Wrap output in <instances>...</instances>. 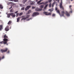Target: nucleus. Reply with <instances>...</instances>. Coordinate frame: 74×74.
I'll return each instance as SVG.
<instances>
[{"instance_id":"11","label":"nucleus","mask_w":74,"mask_h":74,"mask_svg":"<svg viewBox=\"0 0 74 74\" xmlns=\"http://www.w3.org/2000/svg\"><path fill=\"white\" fill-rule=\"evenodd\" d=\"M5 30L6 32L8 31L9 30V28L8 27H6L5 28Z\"/></svg>"},{"instance_id":"21","label":"nucleus","mask_w":74,"mask_h":74,"mask_svg":"<svg viewBox=\"0 0 74 74\" xmlns=\"http://www.w3.org/2000/svg\"><path fill=\"white\" fill-rule=\"evenodd\" d=\"M44 7V5H41L40 6V8H42Z\"/></svg>"},{"instance_id":"17","label":"nucleus","mask_w":74,"mask_h":74,"mask_svg":"<svg viewBox=\"0 0 74 74\" xmlns=\"http://www.w3.org/2000/svg\"><path fill=\"white\" fill-rule=\"evenodd\" d=\"M48 4H47V5H46L44 7V9H45H45H46V8H47V7H48Z\"/></svg>"},{"instance_id":"25","label":"nucleus","mask_w":74,"mask_h":74,"mask_svg":"<svg viewBox=\"0 0 74 74\" xmlns=\"http://www.w3.org/2000/svg\"><path fill=\"white\" fill-rule=\"evenodd\" d=\"M3 37L4 38H8V37L7 36V35H6V34L4 35Z\"/></svg>"},{"instance_id":"7","label":"nucleus","mask_w":74,"mask_h":74,"mask_svg":"<svg viewBox=\"0 0 74 74\" xmlns=\"http://www.w3.org/2000/svg\"><path fill=\"white\" fill-rule=\"evenodd\" d=\"M11 16H12V18H15L16 16V15L14 13H10Z\"/></svg>"},{"instance_id":"24","label":"nucleus","mask_w":74,"mask_h":74,"mask_svg":"<svg viewBox=\"0 0 74 74\" xmlns=\"http://www.w3.org/2000/svg\"><path fill=\"white\" fill-rule=\"evenodd\" d=\"M11 21H9L8 22V25H11Z\"/></svg>"},{"instance_id":"6","label":"nucleus","mask_w":74,"mask_h":74,"mask_svg":"<svg viewBox=\"0 0 74 74\" xmlns=\"http://www.w3.org/2000/svg\"><path fill=\"white\" fill-rule=\"evenodd\" d=\"M43 13L44 14H45L46 15H51L52 14V13L49 12L48 13L45 12H43Z\"/></svg>"},{"instance_id":"57","label":"nucleus","mask_w":74,"mask_h":74,"mask_svg":"<svg viewBox=\"0 0 74 74\" xmlns=\"http://www.w3.org/2000/svg\"><path fill=\"white\" fill-rule=\"evenodd\" d=\"M1 12H0V14H1Z\"/></svg>"},{"instance_id":"56","label":"nucleus","mask_w":74,"mask_h":74,"mask_svg":"<svg viewBox=\"0 0 74 74\" xmlns=\"http://www.w3.org/2000/svg\"><path fill=\"white\" fill-rule=\"evenodd\" d=\"M7 45H8V44L7 43L6 44Z\"/></svg>"},{"instance_id":"8","label":"nucleus","mask_w":74,"mask_h":74,"mask_svg":"<svg viewBox=\"0 0 74 74\" xmlns=\"http://www.w3.org/2000/svg\"><path fill=\"white\" fill-rule=\"evenodd\" d=\"M35 10L36 11H41L42 10V9L38 8H36L35 9Z\"/></svg>"},{"instance_id":"40","label":"nucleus","mask_w":74,"mask_h":74,"mask_svg":"<svg viewBox=\"0 0 74 74\" xmlns=\"http://www.w3.org/2000/svg\"><path fill=\"white\" fill-rule=\"evenodd\" d=\"M18 11H16V12H15V14H17L18 13Z\"/></svg>"},{"instance_id":"52","label":"nucleus","mask_w":74,"mask_h":74,"mask_svg":"<svg viewBox=\"0 0 74 74\" xmlns=\"http://www.w3.org/2000/svg\"><path fill=\"white\" fill-rule=\"evenodd\" d=\"M0 60H1V57H0Z\"/></svg>"},{"instance_id":"28","label":"nucleus","mask_w":74,"mask_h":74,"mask_svg":"<svg viewBox=\"0 0 74 74\" xmlns=\"http://www.w3.org/2000/svg\"><path fill=\"white\" fill-rule=\"evenodd\" d=\"M13 9H12L10 10V12H13Z\"/></svg>"},{"instance_id":"9","label":"nucleus","mask_w":74,"mask_h":74,"mask_svg":"<svg viewBox=\"0 0 74 74\" xmlns=\"http://www.w3.org/2000/svg\"><path fill=\"white\" fill-rule=\"evenodd\" d=\"M65 14L67 16H70V13L67 12V11H66L65 12Z\"/></svg>"},{"instance_id":"29","label":"nucleus","mask_w":74,"mask_h":74,"mask_svg":"<svg viewBox=\"0 0 74 74\" xmlns=\"http://www.w3.org/2000/svg\"><path fill=\"white\" fill-rule=\"evenodd\" d=\"M41 1L40 0L39 1L37 2V4H39V3H41Z\"/></svg>"},{"instance_id":"18","label":"nucleus","mask_w":74,"mask_h":74,"mask_svg":"<svg viewBox=\"0 0 74 74\" xmlns=\"http://www.w3.org/2000/svg\"><path fill=\"white\" fill-rule=\"evenodd\" d=\"M30 7H31V6L30 5H28L26 7V8L28 10H29V9Z\"/></svg>"},{"instance_id":"12","label":"nucleus","mask_w":74,"mask_h":74,"mask_svg":"<svg viewBox=\"0 0 74 74\" xmlns=\"http://www.w3.org/2000/svg\"><path fill=\"white\" fill-rule=\"evenodd\" d=\"M64 11H62L61 12V16H64Z\"/></svg>"},{"instance_id":"50","label":"nucleus","mask_w":74,"mask_h":74,"mask_svg":"<svg viewBox=\"0 0 74 74\" xmlns=\"http://www.w3.org/2000/svg\"><path fill=\"white\" fill-rule=\"evenodd\" d=\"M57 1L58 3H59V0H58Z\"/></svg>"},{"instance_id":"43","label":"nucleus","mask_w":74,"mask_h":74,"mask_svg":"<svg viewBox=\"0 0 74 74\" xmlns=\"http://www.w3.org/2000/svg\"><path fill=\"white\" fill-rule=\"evenodd\" d=\"M20 7H22V4H20Z\"/></svg>"},{"instance_id":"5","label":"nucleus","mask_w":74,"mask_h":74,"mask_svg":"<svg viewBox=\"0 0 74 74\" xmlns=\"http://www.w3.org/2000/svg\"><path fill=\"white\" fill-rule=\"evenodd\" d=\"M39 15V13L37 12H35L33 13L32 15V17H34V16H36V15Z\"/></svg>"},{"instance_id":"10","label":"nucleus","mask_w":74,"mask_h":74,"mask_svg":"<svg viewBox=\"0 0 74 74\" xmlns=\"http://www.w3.org/2000/svg\"><path fill=\"white\" fill-rule=\"evenodd\" d=\"M22 18L21 19V21H22V20H26V17H25V16H23Z\"/></svg>"},{"instance_id":"47","label":"nucleus","mask_w":74,"mask_h":74,"mask_svg":"<svg viewBox=\"0 0 74 74\" xmlns=\"http://www.w3.org/2000/svg\"><path fill=\"white\" fill-rule=\"evenodd\" d=\"M70 13H72V11H70Z\"/></svg>"},{"instance_id":"22","label":"nucleus","mask_w":74,"mask_h":74,"mask_svg":"<svg viewBox=\"0 0 74 74\" xmlns=\"http://www.w3.org/2000/svg\"><path fill=\"white\" fill-rule=\"evenodd\" d=\"M32 11L31 10H29V11L28 12V14H29Z\"/></svg>"},{"instance_id":"53","label":"nucleus","mask_w":74,"mask_h":74,"mask_svg":"<svg viewBox=\"0 0 74 74\" xmlns=\"http://www.w3.org/2000/svg\"><path fill=\"white\" fill-rule=\"evenodd\" d=\"M38 0H36V1H37Z\"/></svg>"},{"instance_id":"32","label":"nucleus","mask_w":74,"mask_h":74,"mask_svg":"<svg viewBox=\"0 0 74 74\" xmlns=\"http://www.w3.org/2000/svg\"><path fill=\"white\" fill-rule=\"evenodd\" d=\"M25 10V7H23L21 9V10Z\"/></svg>"},{"instance_id":"3","label":"nucleus","mask_w":74,"mask_h":74,"mask_svg":"<svg viewBox=\"0 0 74 74\" xmlns=\"http://www.w3.org/2000/svg\"><path fill=\"white\" fill-rule=\"evenodd\" d=\"M56 11L57 12V13H58L59 14V15L61 17H62V15L61 14H60V11H59V9H58V8L56 7L55 9Z\"/></svg>"},{"instance_id":"45","label":"nucleus","mask_w":74,"mask_h":74,"mask_svg":"<svg viewBox=\"0 0 74 74\" xmlns=\"http://www.w3.org/2000/svg\"><path fill=\"white\" fill-rule=\"evenodd\" d=\"M69 8H71V5H69Z\"/></svg>"},{"instance_id":"37","label":"nucleus","mask_w":74,"mask_h":74,"mask_svg":"<svg viewBox=\"0 0 74 74\" xmlns=\"http://www.w3.org/2000/svg\"><path fill=\"white\" fill-rule=\"evenodd\" d=\"M32 19V18H30L27 19V21H29V20H30V19Z\"/></svg>"},{"instance_id":"33","label":"nucleus","mask_w":74,"mask_h":74,"mask_svg":"<svg viewBox=\"0 0 74 74\" xmlns=\"http://www.w3.org/2000/svg\"><path fill=\"white\" fill-rule=\"evenodd\" d=\"M48 3V2L47 1L44 3V4H47Z\"/></svg>"},{"instance_id":"20","label":"nucleus","mask_w":74,"mask_h":74,"mask_svg":"<svg viewBox=\"0 0 74 74\" xmlns=\"http://www.w3.org/2000/svg\"><path fill=\"white\" fill-rule=\"evenodd\" d=\"M3 29V26L2 25H0V30H1V29Z\"/></svg>"},{"instance_id":"35","label":"nucleus","mask_w":74,"mask_h":74,"mask_svg":"<svg viewBox=\"0 0 74 74\" xmlns=\"http://www.w3.org/2000/svg\"><path fill=\"white\" fill-rule=\"evenodd\" d=\"M18 15H19V13H17L16 14V16L17 17V16H18Z\"/></svg>"},{"instance_id":"38","label":"nucleus","mask_w":74,"mask_h":74,"mask_svg":"<svg viewBox=\"0 0 74 74\" xmlns=\"http://www.w3.org/2000/svg\"><path fill=\"white\" fill-rule=\"evenodd\" d=\"M55 4V3H53L52 5V7H53V5Z\"/></svg>"},{"instance_id":"23","label":"nucleus","mask_w":74,"mask_h":74,"mask_svg":"<svg viewBox=\"0 0 74 74\" xmlns=\"http://www.w3.org/2000/svg\"><path fill=\"white\" fill-rule=\"evenodd\" d=\"M29 17H30V15H29L27 16L26 17H25L26 19H27V18H29Z\"/></svg>"},{"instance_id":"26","label":"nucleus","mask_w":74,"mask_h":74,"mask_svg":"<svg viewBox=\"0 0 74 74\" xmlns=\"http://www.w3.org/2000/svg\"><path fill=\"white\" fill-rule=\"evenodd\" d=\"M10 16H11V14H10H10H8V18H10Z\"/></svg>"},{"instance_id":"39","label":"nucleus","mask_w":74,"mask_h":74,"mask_svg":"<svg viewBox=\"0 0 74 74\" xmlns=\"http://www.w3.org/2000/svg\"><path fill=\"white\" fill-rule=\"evenodd\" d=\"M12 8V6H11V7L10 8H9V10H10V9H11V8Z\"/></svg>"},{"instance_id":"51","label":"nucleus","mask_w":74,"mask_h":74,"mask_svg":"<svg viewBox=\"0 0 74 74\" xmlns=\"http://www.w3.org/2000/svg\"><path fill=\"white\" fill-rule=\"evenodd\" d=\"M42 4V3H40V4Z\"/></svg>"},{"instance_id":"19","label":"nucleus","mask_w":74,"mask_h":74,"mask_svg":"<svg viewBox=\"0 0 74 74\" xmlns=\"http://www.w3.org/2000/svg\"><path fill=\"white\" fill-rule=\"evenodd\" d=\"M0 8H1V9H3V7L2 5L1 4H0Z\"/></svg>"},{"instance_id":"46","label":"nucleus","mask_w":74,"mask_h":74,"mask_svg":"<svg viewBox=\"0 0 74 74\" xmlns=\"http://www.w3.org/2000/svg\"><path fill=\"white\" fill-rule=\"evenodd\" d=\"M4 56H3L2 58V59H4Z\"/></svg>"},{"instance_id":"14","label":"nucleus","mask_w":74,"mask_h":74,"mask_svg":"<svg viewBox=\"0 0 74 74\" xmlns=\"http://www.w3.org/2000/svg\"><path fill=\"white\" fill-rule=\"evenodd\" d=\"M9 1H15V2H18V0H9Z\"/></svg>"},{"instance_id":"30","label":"nucleus","mask_w":74,"mask_h":74,"mask_svg":"<svg viewBox=\"0 0 74 74\" xmlns=\"http://www.w3.org/2000/svg\"><path fill=\"white\" fill-rule=\"evenodd\" d=\"M51 3H50L49 4V8H51Z\"/></svg>"},{"instance_id":"44","label":"nucleus","mask_w":74,"mask_h":74,"mask_svg":"<svg viewBox=\"0 0 74 74\" xmlns=\"http://www.w3.org/2000/svg\"><path fill=\"white\" fill-rule=\"evenodd\" d=\"M7 53H10V51H9V50H8V51L7 52Z\"/></svg>"},{"instance_id":"15","label":"nucleus","mask_w":74,"mask_h":74,"mask_svg":"<svg viewBox=\"0 0 74 74\" xmlns=\"http://www.w3.org/2000/svg\"><path fill=\"white\" fill-rule=\"evenodd\" d=\"M14 4V3H12L11 2H8L7 5H10V4Z\"/></svg>"},{"instance_id":"1","label":"nucleus","mask_w":74,"mask_h":74,"mask_svg":"<svg viewBox=\"0 0 74 74\" xmlns=\"http://www.w3.org/2000/svg\"><path fill=\"white\" fill-rule=\"evenodd\" d=\"M4 41H2L1 42H0V44H5L7 43V41H8V39H7L5 38L3 40Z\"/></svg>"},{"instance_id":"36","label":"nucleus","mask_w":74,"mask_h":74,"mask_svg":"<svg viewBox=\"0 0 74 74\" xmlns=\"http://www.w3.org/2000/svg\"><path fill=\"white\" fill-rule=\"evenodd\" d=\"M36 8V7H34L33 6L32 7V9H34V8Z\"/></svg>"},{"instance_id":"41","label":"nucleus","mask_w":74,"mask_h":74,"mask_svg":"<svg viewBox=\"0 0 74 74\" xmlns=\"http://www.w3.org/2000/svg\"><path fill=\"white\" fill-rule=\"evenodd\" d=\"M51 1H52V0H49V3H51Z\"/></svg>"},{"instance_id":"54","label":"nucleus","mask_w":74,"mask_h":74,"mask_svg":"<svg viewBox=\"0 0 74 74\" xmlns=\"http://www.w3.org/2000/svg\"><path fill=\"white\" fill-rule=\"evenodd\" d=\"M71 0V1H73V0Z\"/></svg>"},{"instance_id":"16","label":"nucleus","mask_w":74,"mask_h":74,"mask_svg":"<svg viewBox=\"0 0 74 74\" xmlns=\"http://www.w3.org/2000/svg\"><path fill=\"white\" fill-rule=\"evenodd\" d=\"M21 18L20 17H18L17 18V22H19V21H20V18Z\"/></svg>"},{"instance_id":"48","label":"nucleus","mask_w":74,"mask_h":74,"mask_svg":"<svg viewBox=\"0 0 74 74\" xmlns=\"http://www.w3.org/2000/svg\"><path fill=\"white\" fill-rule=\"evenodd\" d=\"M42 4H44L45 3L44 2H42Z\"/></svg>"},{"instance_id":"13","label":"nucleus","mask_w":74,"mask_h":74,"mask_svg":"<svg viewBox=\"0 0 74 74\" xmlns=\"http://www.w3.org/2000/svg\"><path fill=\"white\" fill-rule=\"evenodd\" d=\"M34 2L33 1H31L30 2V5H34Z\"/></svg>"},{"instance_id":"2","label":"nucleus","mask_w":74,"mask_h":74,"mask_svg":"<svg viewBox=\"0 0 74 74\" xmlns=\"http://www.w3.org/2000/svg\"><path fill=\"white\" fill-rule=\"evenodd\" d=\"M62 4H63V2H62V0H61V3L60 4L59 6L60 8L62 9L63 10H64V8L62 5Z\"/></svg>"},{"instance_id":"49","label":"nucleus","mask_w":74,"mask_h":74,"mask_svg":"<svg viewBox=\"0 0 74 74\" xmlns=\"http://www.w3.org/2000/svg\"><path fill=\"white\" fill-rule=\"evenodd\" d=\"M53 1H58V0H53Z\"/></svg>"},{"instance_id":"34","label":"nucleus","mask_w":74,"mask_h":74,"mask_svg":"<svg viewBox=\"0 0 74 74\" xmlns=\"http://www.w3.org/2000/svg\"><path fill=\"white\" fill-rule=\"evenodd\" d=\"M55 16V14H53L52 15V16Z\"/></svg>"},{"instance_id":"4","label":"nucleus","mask_w":74,"mask_h":74,"mask_svg":"<svg viewBox=\"0 0 74 74\" xmlns=\"http://www.w3.org/2000/svg\"><path fill=\"white\" fill-rule=\"evenodd\" d=\"M8 50V49H7V48H5V50L3 49H1L0 50V52H2V53H3V52H7Z\"/></svg>"},{"instance_id":"27","label":"nucleus","mask_w":74,"mask_h":74,"mask_svg":"<svg viewBox=\"0 0 74 74\" xmlns=\"http://www.w3.org/2000/svg\"><path fill=\"white\" fill-rule=\"evenodd\" d=\"M22 14H23V12H21L20 13H19V16H21V15H22Z\"/></svg>"},{"instance_id":"55","label":"nucleus","mask_w":74,"mask_h":74,"mask_svg":"<svg viewBox=\"0 0 74 74\" xmlns=\"http://www.w3.org/2000/svg\"><path fill=\"white\" fill-rule=\"evenodd\" d=\"M43 0H40V1H42Z\"/></svg>"},{"instance_id":"42","label":"nucleus","mask_w":74,"mask_h":74,"mask_svg":"<svg viewBox=\"0 0 74 74\" xmlns=\"http://www.w3.org/2000/svg\"><path fill=\"white\" fill-rule=\"evenodd\" d=\"M27 10H28V9L27 8H25V11H27Z\"/></svg>"},{"instance_id":"31","label":"nucleus","mask_w":74,"mask_h":74,"mask_svg":"<svg viewBox=\"0 0 74 74\" xmlns=\"http://www.w3.org/2000/svg\"><path fill=\"white\" fill-rule=\"evenodd\" d=\"M49 11L50 12H52L53 11V10L52 9H50L49 10Z\"/></svg>"}]
</instances>
